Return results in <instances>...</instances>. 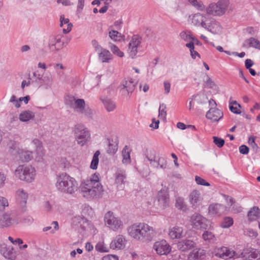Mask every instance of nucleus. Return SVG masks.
Listing matches in <instances>:
<instances>
[{
  "label": "nucleus",
  "instance_id": "a18cd8bd",
  "mask_svg": "<svg viewBox=\"0 0 260 260\" xmlns=\"http://www.w3.org/2000/svg\"><path fill=\"white\" fill-rule=\"evenodd\" d=\"M109 37L114 41H119L123 36L118 31L112 30L109 32Z\"/></svg>",
  "mask_w": 260,
  "mask_h": 260
},
{
  "label": "nucleus",
  "instance_id": "423d86ee",
  "mask_svg": "<svg viewBox=\"0 0 260 260\" xmlns=\"http://www.w3.org/2000/svg\"><path fill=\"white\" fill-rule=\"evenodd\" d=\"M105 225L113 232H118L123 229L124 224L121 219L114 212L109 211L104 217Z\"/></svg>",
  "mask_w": 260,
  "mask_h": 260
},
{
  "label": "nucleus",
  "instance_id": "473e14b6",
  "mask_svg": "<svg viewBox=\"0 0 260 260\" xmlns=\"http://www.w3.org/2000/svg\"><path fill=\"white\" fill-rule=\"evenodd\" d=\"M18 155L20 160L22 162H27L32 158L31 152L22 149L18 150Z\"/></svg>",
  "mask_w": 260,
  "mask_h": 260
},
{
  "label": "nucleus",
  "instance_id": "c756f323",
  "mask_svg": "<svg viewBox=\"0 0 260 260\" xmlns=\"http://www.w3.org/2000/svg\"><path fill=\"white\" fill-rule=\"evenodd\" d=\"M241 255L245 260H260V254L256 250L249 251L248 250H244L241 253Z\"/></svg>",
  "mask_w": 260,
  "mask_h": 260
},
{
  "label": "nucleus",
  "instance_id": "2f4dec72",
  "mask_svg": "<svg viewBox=\"0 0 260 260\" xmlns=\"http://www.w3.org/2000/svg\"><path fill=\"white\" fill-rule=\"evenodd\" d=\"M243 46L245 48L253 47L260 49V42L253 38H250L244 41Z\"/></svg>",
  "mask_w": 260,
  "mask_h": 260
},
{
  "label": "nucleus",
  "instance_id": "4be33fe9",
  "mask_svg": "<svg viewBox=\"0 0 260 260\" xmlns=\"http://www.w3.org/2000/svg\"><path fill=\"white\" fill-rule=\"evenodd\" d=\"M225 210V207L218 203L212 204L208 207V213L211 216H219L224 213Z\"/></svg>",
  "mask_w": 260,
  "mask_h": 260
},
{
  "label": "nucleus",
  "instance_id": "f257e3e1",
  "mask_svg": "<svg viewBox=\"0 0 260 260\" xmlns=\"http://www.w3.org/2000/svg\"><path fill=\"white\" fill-rule=\"evenodd\" d=\"M128 236L136 241L149 243L158 235L157 229L145 222L135 223L127 229Z\"/></svg>",
  "mask_w": 260,
  "mask_h": 260
},
{
  "label": "nucleus",
  "instance_id": "a19ab883",
  "mask_svg": "<svg viewBox=\"0 0 260 260\" xmlns=\"http://www.w3.org/2000/svg\"><path fill=\"white\" fill-rule=\"evenodd\" d=\"M109 49L116 56L122 58L124 56V53L121 51L120 49L115 44L109 43Z\"/></svg>",
  "mask_w": 260,
  "mask_h": 260
},
{
  "label": "nucleus",
  "instance_id": "6ab92c4d",
  "mask_svg": "<svg viewBox=\"0 0 260 260\" xmlns=\"http://www.w3.org/2000/svg\"><path fill=\"white\" fill-rule=\"evenodd\" d=\"M0 252L6 258L14 260L16 257V253L12 245L3 243L0 245Z\"/></svg>",
  "mask_w": 260,
  "mask_h": 260
},
{
  "label": "nucleus",
  "instance_id": "13d9d810",
  "mask_svg": "<svg viewBox=\"0 0 260 260\" xmlns=\"http://www.w3.org/2000/svg\"><path fill=\"white\" fill-rule=\"evenodd\" d=\"M180 38L185 41H189L191 40L192 36L189 34H187L185 31H182L180 34Z\"/></svg>",
  "mask_w": 260,
  "mask_h": 260
},
{
  "label": "nucleus",
  "instance_id": "ddd939ff",
  "mask_svg": "<svg viewBox=\"0 0 260 260\" xmlns=\"http://www.w3.org/2000/svg\"><path fill=\"white\" fill-rule=\"evenodd\" d=\"M142 43V38L138 35H134L131 39L128 47V53L132 58H134L138 53V48Z\"/></svg>",
  "mask_w": 260,
  "mask_h": 260
},
{
  "label": "nucleus",
  "instance_id": "412c9836",
  "mask_svg": "<svg viewBox=\"0 0 260 260\" xmlns=\"http://www.w3.org/2000/svg\"><path fill=\"white\" fill-rule=\"evenodd\" d=\"M15 196L20 205L25 207L29 197L27 191L22 188H19L16 191Z\"/></svg>",
  "mask_w": 260,
  "mask_h": 260
},
{
  "label": "nucleus",
  "instance_id": "e2e57ef3",
  "mask_svg": "<svg viewBox=\"0 0 260 260\" xmlns=\"http://www.w3.org/2000/svg\"><path fill=\"white\" fill-rule=\"evenodd\" d=\"M92 45L96 53L99 52L100 50H101V49L103 48L101 47V45H99L98 41L95 40L92 41Z\"/></svg>",
  "mask_w": 260,
  "mask_h": 260
},
{
  "label": "nucleus",
  "instance_id": "c85d7f7f",
  "mask_svg": "<svg viewBox=\"0 0 260 260\" xmlns=\"http://www.w3.org/2000/svg\"><path fill=\"white\" fill-rule=\"evenodd\" d=\"M60 26L62 27L63 33L67 34L71 30L73 24L70 22L68 18H65L63 15H61L60 17Z\"/></svg>",
  "mask_w": 260,
  "mask_h": 260
},
{
  "label": "nucleus",
  "instance_id": "4468645a",
  "mask_svg": "<svg viewBox=\"0 0 260 260\" xmlns=\"http://www.w3.org/2000/svg\"><path fill=\"white\" fill-rule=\"evenodd\" d=\"M157 205L160 209L164 210L169 205L170 199L167 189L162 188L157 194Z\"/></svg>",
  "mask_w": 260,
  "mask_h": 260
},
{
  "label": "nucleus",
  "instance_id": "7ed1b4c3",
  "mask_svg": "<svg viewBox=\"0 0 260 260\" xmlns=\"http://www.w3.org/2000/svg\"><path fill=\"white\" fill-rule=\"evenodd\" d=\"M66 101V104L81 117L88 120L92 118L94 111L86 104L84 100L76 98L73 95H68Z\"/></svg>",
  "mask_w": 260,
  "mask_h": 260
},
{
  "label": "nucleus",
  "instance_id": "bb28decb",
  "mask_svg": "<svg viewBox=\"0 0 260 260\" xmlns=\"http://www.w3.org/2000/svg\"><path fill=\"white\" fill-rule=\"evenodd\" d=\"M99 60L102 62H110L113 59V55L110 52L104 48H103L99 52H97Z\"/></svg>",
  "mask_w": 260,
  "mask_h": 260
},
{
  "label": "nucleus",
  "instance_id": "79ce46f5",
  "mask_svg": "<svg viewBox=\"0 0 260 260\" xmlns=\"http://www.w3.org/2000/svg\"><path fill=\"white\" fill-rule=\"evenodd\" d=\"M100 154V152L99 150H97L94 153L92 161L90 164V168L93 170H96L98 168V165L99 164V156Z\"/></svg>",
  "mask_w": 260,
  "mask_h": 260
},
{
  "label": "nucleus",
  "instance_id": "ea45409f",
  "mask_svg": "<svg viewBox=\"0 0 260 260\" xmlns=\"http://www.w3.org/2000/svg\"><path fill=\"white\" fill-rule=\"evenodd\" d=\"M122 162L128 164L131 162L130 152L127 146H125L122 151Z\"/></svg>",
  "mask_w": 260,
  "mask_h": 260
},
{
  "label": "nucleus",
  "instance_id": "9d476101",
  "mask_svg": "<svg viewBox=\"0 0 260 260\" xmlns=\"http://www.w3.org/2000/svg\"><path fill=\"white\" fill-rule=\"evenodd\" d=\"M210 109L207 111L206 117L212 122H217L223 117V113L217 108L216 102L211 99L208 101Z\"/></svg>",
  "mask_w": 260,
  "mask_h": 260
},
{
  "label": "nucleus",
  "instance_id": "3c124183",
  "mask_svg": "<svg viewBox=\"0 0 260 260\" xmlns=\"http://www.w3.org/2000/svg\"><path fill=\"white\" fill-rule=\"evenodd\" d=\"M8 206V200L5 197L0 196V211L5 210Z\"/></svg>",
  "mask_w": 260,
  "mask_h": 260
},
{
  "label": "nucleus",
  "instance_id": "1a4fd4ad",
  "mask_svg": "<svg viewBox=\"0 0 260 260\" xmlns=\"http://www.w3.org/2000/svg\"><path fill=\"white\" fill-rule=\"evenodd\" d=\"M74 132L77 143L81 146L84 145L90 139V133L83 125H76Z\"/></svg>",
  "mask_w": 260,
  "mask_h": 260
},
{
  "label": "nucleus",
  "instance_id": "f3484780",
  "mask_svg": "<svg viewBox=\"0 0 260 260\" xmlns=\"http://www.w3.org/2000/svg\"><path fill=\"white\" fill-rule=\"evenodd\" d=\"M126 243V240L125 237L122 235H117L111 241L110 247L113 250L123 249Z\"/></svg>",
  "mask_w": 260,
  "mask_h": 260
},
{
  "label": "nucleus",
  "instance_id": "72a5a7b5",
  "mask_svg": "<svg viewBox=\"0 0 260 260\" xmlns=\"http://www.w3.org/2000/svg\"><path fill=\"white\" fill-rule=\"evenodd\" d=\"M108 146L107 148V152L109 154H114L118 149V143L112 139H107Z\"/></svg>",
  "mask_w": 260,
  "mask_h": 260
},
{
  "label": "nucleus",
  "instance_id": "69168bd1",
  "mask_svg": "<svg viewBox=\"0 0 260 260\" xmlns=\"http://www.w3.org/2000/svg\"><path fill=\"white\" fill-rule=\"evenodd\" d=\"M6 180V176L4 173L0 172V187L4 186Z\"/></svg>",
  "mask_w": 260,
  "mask_h": 260
},
{
  "label": "nucleus",
  "instance_id": "7c9ffc66",
  "mask_svg": "<svg viewBox=\"0 0 260 260\" xmlns=\"http://www.w3.org/2000/svg\"><path fill=\"white\" fill-rule=\"evenodd\" d=\"M35 113L30 110H24L22 111L19 115L20 121L24 122H27L32 120L35 117Z\"/></svg>",
  "mask_w": 260,
  "mask_h": 260
},
{
  "label": "nucleus",
  "instance_id": "0e129e2a",
  "mask_svg": "<svg viewBox=\"0 0 260 260\" xmlns=\"http://www.w3.org/2000/svg\"><path fill=\"white\" fill-rule=\"evenodd\" d=\"M249 148L245 145H242L239 147V151L242 154H248L249 152Z\"/></svg>",
  "mask_w": 260,
  "mask_h": 260
},
{
  "label": "nucleus",
  "instance_id": "393cba45",
  "mask_svg": "<svg viewBox=\"0 0 260 260\" xmlns=\"http://www.w3.org/2000/svg\"><path fill=\"white\" fill-rule=\"evenodd\" d=\"M14 222L12 214L6 212L0 216V226L6 228L11 226Z\"/></svg>",
  "mask_w": 260,
  "mask_h": 260
},
{
  "label": "nucleus",
  "instance_id": "c9c22d12",
  "mask_svg": "<svg viewBox=\"0 0 260 260\" xmlns=\"http://www.w3.org/2000/svg\"><path fill=\"white\" fill-rule=\"evenodd\" d=\"M101 100L107 111L111 112L116 108L115 102L108 98H105Z\"/></svg>",
  "mask_w": 260,
  "mask_h": 260
},
{
  "label": "nucleus",
  "instance_id": "4c0bfd02",
  "mask_svg": "<svg viewBox=\"0 0 260 260\" xmlns=\"http://www.w3.org/2000/svg\"><path fill=\"white\" fill-rule=\"evenodd\" d=\"M157 153L154 150L150 149L147 151L146 157L149 161L151 166L153 165L154 162H155V160L157 158Z\"/></svg>",
  "mask_w": 260,
  "mask_h": 260
},
{
  "label": "nucleus",
  "instance_id": "2eb2a0df",
  "mask_svg": "<svg viewBox=\"0 0 260 260\" xmlns=\"http://www.w3.org/2000/svg\"><path fill=\"white\" fill-rule=\"evenodd\" d=\"M153 249L160 255H167L171 250V247L166 240H162L154 243Z\"/></svg>",
  "mask_w": 260,
  "mask_h": 260
},
{
  "label": "nucleus",
  "instance_id": "58836bf2",
  "mask_svg": "<svg viewBox=\"0 0 260 260\" xmlns=\"http://www.w3.org/2000/svg\"><path fill=\"white\" fill-rule=\"evenodd\" d=\"M175 206L178 209L184 212L187 210V206L185 203L183 198L181 197L176 198Z\"/></svg>",
  "mask_w": 260,
  "mask_h": 260
},
{
  "label": "nucleus",
  "instance_id": "9b49d317",
  "mask_svg": "<svg viewBox=\"0 0 260 260\" xmlns=\"http://www.w3.org/2000/svg\"><path fill=\"white\" fill-rule=\"evenodd\" d=\"M204 29L214 35L221 34L223 30L220 23L211 17H209Z\"/></svg>",
  "mask_w": 260,
  "mask_h": 260
},
{
  "label": "nucleus",
  "instance_id": "774afa93",
  "mask_svg": "<svg viewBox=\"0 0 260 260\" xmlns=\"http://www.w3.org/2000/svg\"><path fill=\"white\" fill-rule=\"evenodd\" d=\"M57 3L58 4L61 3L62 5L65 6H71L72 5V3L70 0H57Z\"/></svg>",
  "mask_w": 260,
  "mask_h": 260
},
{
  "label": "nucleus",
  "instance_id": "e433bc0d",
  "mask_svg": "<svg viewBox=\"0 0 260 260\" xmlns=\"http://www.w3.org/2000/svg\"><path fill=\"white\" fill-rule=\"evenodd\" d=\"M167 165V162L165 158L161 156H158L157 158L155 160V162H154L152 166L156 168H160L162 169H164L166 168Z\"/></svg>",
  "mask_w": 260,
  "mask_h": 260
},
{
  "label": "nucleus",
  "instance_id": "0eeeda50",
  "mask_svg": "<svg viewBox=\"0 0 260 260\" xmlns=\"http://www.w3.org/2000/svg\"><path fill=\"white\" fill-rule=\"evenodd\" d=\"M229 4L228 0H220L216 3H211L206 8L207 14L213 16H222L228 10Z\"/></svg>",
  "mask_w": 260,
  "mask_h": 260
},
{
  "label": "nucleus",
  "instance_id": "37998d69",
  "mask_svg": "<svg viewBox=\"0 0 260 260\" xmlns=\"http://www.w3.org/2000/svg\"><path fill=\"white\" fill-rule=\"evenodd\" d=\"M234 223V220L231 217H224L220 223V226L223 229L231 227Z\"/></svg>",
  "mask_w": 260,
  "mask_h": 260
},
{
  "label": "nucleus",
  "instance_id": "f8f14e48",
  "mask_svg": "<svg viewBox=\"0 0 260 260\" xmlns=\"http://www.w3.org/2000/svg\"><path fill=\"white\" fill-rule=\"evenodd\" d=\"M136 82L132 79L123 80L119 86L121 94L125 98H128L135 89Z\"/></svg>",
  "mask_w": 260,
  "mask_h": 260
},
{
  "label": "nucleus",
  "instance_id": "c03bdc74",
  "mask_svg": "<svg viewBox=\"0 0 260 260\" xmlns=\"http://www.w3.org/2000/svg\"><path fill=\"white\" fill-rule=\"evenodd\" d=\"M202 237L204 240L206 241L210 242L216 240L214 234L209 231L204 232L202 234Z\"/></svg>",
  "mask_w": 260,
  "mask_h": 260
},
{
  "label": "nucleus",
  "instance_id": "8fccbe9b",
  "mask_svg": "<svg viewBox=\"0 0 260 260\" xmlns=\"http://www.w3.org/2000/svg\"><path fill=\"white\" fill-rule=\"evenodd\" d=\"M205 253V251L201 249H194L190 253V256L193 255V258L194 259L198 258L199 257L204 255Z\"/></svg>",
  "mask_w": 260,
  "mask_h": 260
},
{
  "label": "nucleus",
  "instance_id": "4d7b16f0",
  "mask_svg": "<svg viewBox=\"0 0 260 260\" xmlns=\"http://www.w3.org/2000/svg\"><path fill=\"white\" fill-rule=\"evenodd\" d=\"M195 180L196 183L199 185L207 186L210 185V184L208 182H207L205 179H203L202 178L199 176H196L195 177Z\"/></svg>",
  "mask_w": 260,
  "mask_h": 260
},
{
  "label": "nucleus",
  "instance_id": "49530a36",
  "mask_svg": "<svg viewBox=\"0 0 260 260\" xmlns=\"http://www.w3.org/2000/svg\"><path fill=\"white\" fill-rule=\"evenodd\" d=\"M158 113V117L161 120H164L166 119V106L165 104L162 103L160 105Z\"/></svg>",
  "mask_w": 260,
  "mask_h": 260
},
{
  "label": "nucleus",
  "instance_id": "39448f33",
  "mask_svg": "<svg viewBox=\"0 0 260 260\" xmlns=\"http://www.w3.org/2000/svg\"><path fill=\"white\" fill-rule=\"evenodd\" d=\"M15 177L20 181L27 183L34 181L36 176V171L34 167L29 165L18 166L14 172Z\"/></svg>",
  "mask_w": 260,
  "mask_h": 260
},
{
  "label": "nucleus",
  "instance_id": "a211bd4d",
  "mask_svg": "<svg viewBox=\"0 0 260 260\" xmlns=\"http://www.w3.org/2000/svg\"><path fill=\"white\" fill-rule=\"evenodd\" d=\"M214 253L216 256L225 259L232 258L235 255L233 250L225 246L215 248Z\"/></svg>",
  "mask_w": 260,
  "mask_h": 260
},
{
  "label": "nucleus",
  "instance_id": "20e7f679",
  "mask_svg": "<svg viewBox=\"0 0 260 260\" xmlns=\"http://www.w3.org/2000/svg\"><path fill=\"white\" fill-rule=\"evenodd\" d=\"M55 186L59 192L63 193L72 194L77 190L76 180L64 173L57 176Z\"/></svg>",
  "mask_w": 260,
  "mask_h": 260
},
{
  "label": "nucleus",
  "instance_id": "338daca9",
  "mask_svg": "<svg viewBox=\"0 0 260 260\" xmlns=\"http://www.w3.org/2000/svg\"><path fill=\"white\" fill-rule=\"evenodd\" d=\"M103 260H118V257L115 255H108L103 257Z\"/></svg>",
  "mask_w": 260,
  "mask_h": 260
},
{
  "label": "nucleus",
  "instance_id": "cd10ccee",
  "mask_svg": "<svg viewBox=\"0 0 260 260\" xmlns=\"http://www.w3.org/2000/svg\"><path fill=\"white\" fill-rule=\"evenodd\" d=\"M114 177L115 183L117 184V186L124 184L126 178L125 171L120 169H117L114 174Z\"/></svg>",
  "mask_w": 260,
  "mask_h": 260
},
{
  "label": "nucleus",
  "instance_id": "09e8293b",
  "mask_svg": "<svg viewBox=\"0 0 260 260\" xmlns=\"http://www.w3.org/2000/svg\"><path fill=\"white\" fill-rule=\"evenodd\" d=\"M52 227H53V229L51 230V233H54L59 229L58 222L57 221H53L51 224V226H48L44 228L43 231L44 232H47L51 230L52 228Z\"/></svg>",
  "mask_w": 260,
  "mask_h": 260
},
{
  "label": "nucleus",
  "instance_id": "052dcab7",
  "mask_svg": "<svg viewBox=\"0 0 260 260\" xmlns=\"http://www.w3.org/2000/svg\"><path fill=\"white\" fill-rule=\"evenodd\" d=\"M43 83L48 87H50L52 84V79L51 76H44L42 79Z\"/></svg>",
  "mask_w": 260,
  "mask_h": 260
},
{
  "label": "nucleus",
  "instance_id": "dca6fc26",
  "mask_svg": "<svg viewBox=\"0 0 260 260\" xmlns=\"http://www.w3.org/2000/svg\"><path fill=\"white\" fill-rule=\"evenodd\" d=\"M63 42L61 41V36L59 35H51L49 37L48 46L52 52L59 50L62 47Z\"/></svg>",
  "mask_w": 260,
  "mask_h": 260
},
{
  "label": "nucleus",
  "instance_id": "aec40b11",
  "mask_svg": "<svg viewBox=\"0 0 260 260\" xmlns=\"http://www.w3.org/2000/svg\"><path fill=\"white\" fill-rule=\"evenodd\" d=\"M209 18L207 14L196 13L192 16V23L197 26L205 27L206 23Z\"/></svg>",
  "mask_w": 260,
  "mask_h": 260
},
{
  "label": "nucleus",
  "instance_id": "864d4df0",
  "mask_svg": "<svg viewBox=\"0 0 260 260\" xmlns=\"http://www.w3.org/2000/svg\"><path fill=\"white\" fill-rule=\"evenodd\" d=\"M205 86L208 88L211 89H214L217 87V85L215 82L208 75H207V80L205 83Z\"/></svg>",
  "mask_w": 260,
  "mask_h": 260
},
{
  "label": "nucleus",
  "instance_id": "a878e982",
  "mask_svg": "<svg viewBox=\"0 0 260 260\" xmlns=\"http://www.w3.org/2000/svg\"><path fill=\"white\" fill-rule=\"evenodd\" d=\"M202 200L201 193L198 190H193L189 196V202L193 207L196 208Z\"/></svg>",
  "mask_w": 260,
  "mask_h": 260
},
{
  "label": "nucleus",
  "instance_id": "5fc2aeb1",
  "mask_svg": "<svg viewBox=\"0 0 260 260\" xmlns=\"http://www.w3.org/2000/svg\"><path fill=\"white\" fill-rule=\"evenodd\" d=\"M95 249L101 252H108L107 248L105 246L104 244L102 242H99L95 246Z\"/></svg>",
  "mask_w": 260,
  "mask_h": 260
},
{
  "label": "nucleus",
  "instance_id": "680f3d73",
  "mask_svg": "<svg viewBox=\"0 0 260 260\" xmlns=\"http://www.w3.org/2000/svg\"><path fill=\"white\" fill-rule=\"evenodd\" d=\"M139 171L142 175L145 177L148 176L150 173V169L147 166L144 168L143 169L140 168Z\"/></svg>",
  "mask_w": 260,
  "mask_h": 260
},
{
  "label": "nucleus",
  "instance_id": "f704fd0d",
  "mask_svg": "<svg viewBox=\"0 0 260 260\" xmlns=\"http://www.w3.org/2000/svg\"><path fill=\"white\" fill-rule=\"evenodd\" d=\"M247 216L250 220H255L260 217V210L258 207H254L248 212Z\"/></svg>",
  "mask_w": 260,
  "mask_h": 260
},
{
  "label": "nucleus",
  "instance_id": "de8ad7c7",
  "mask_svg": "<svg viewBox=\"0 0 260 260\" xmlns=\"http://www.w3.org/2000/svg\"><path fill=\"white\" fill-rule=\"evenodd\" d=\"M207 99V97L204 94H198L192 96V100H194L199 104L205 103Z\"/></svg>",
  "mask_w": 260,
  "mask_h": 260
},
{
  "label": "nucleus",
  "instance_id": "b1692460",
  "mask_svg": "<svg viewBox=\"0 0 260 260\" xmlns=\"http://www.w3.org/2000/svg\"><path fill=\"white\" fill-rule=\"evenodd\" d=\"M169 236L173 240L179 239L184 236V229L182 226L175 225L169 230Z\"/></svg>",
  "mask_w": 260,
  "mask_h": 260
},
{
  "label": "nucleus",
  "instance_id": "5701e85b",
  "mask_svg": "<svg viewBox=\"0 0 260 260\" xmlns=\"http://www.w3.org/2000/svg\"><path fill=\"white\" fill-rule=\"evenodd\" d=\"M196 245V243L193 240L187 239L180 240L177 244L178 249L183 252L188 251Z\"/></svg>",
  "mask_w": 260,
  "mask_h": 260
},
{
  "label": "nucleus",
  "instance_id": "bf43d9fd",
  "mask_svg": "<svg viewBox=\"0 0 260 260\" xmlns=\"http://www.w3.org/2000/svg\"><path fill=\"white\" fill-rule=\"evenodd\" d=\"M248 144L252 148L253 150H257L258 148L257 145L255 143L254 138L250 137L248 140Z\"/></svg>",
  "mask_w": 260,
  "mask_h": 260
},
{
  "label": "nucleus",
  "instance_id": "6e6d98bb",
  "mask_svg": "<svg viewBox=\"0 0 260 260\" xmlns=\"http://www.w3.org/2000/svg\"><path fill=\"white\" fill-rule=\"evenodd\" d=\"M32 144L36 147V151L38 152L42 151V145L41 141L35 139L32 141Z\"/></svg>",
  "mask_w": 260,
  "mask_h": 260
},
{
  "label": "nucleus",
  "instance_id": "603ef678",
  "mask_svg": "<svg viewBox=\"0 0 260 260\" xmlns=\"http://www.w3.org/2000/svg\"><path fill=\"white\" fill-rule=\"evenodd\" d=\"M214 143L219 148L222 147L225 143V141L223 139L214 136L213 137Z\"/></svg>",
  "mask_w": 260,
  "mask_h": 260
},
{
  "label": "nucleus",
  "instance_id": "6e6552de",
  "mask_svg": "<svg viewBox=\"0 0 260 260\" xmlns=\"http://www.w3.org/2000/svg\"><path fill=\"white\" fill-rule=\"evenodd\" d=\"M209 221L203 215L195 213L189 219V223L192 229L196 230H204L208 228Z\"/></svg>",
  "mask_w": 260,
  "mask_h": 260
},
{
  "label": "nucleus",
  "instance_id": "f03ea898",
  "mask_svg": "<svg viewBox=\"0 0 260 260\" xmlns=\"http://www.w3.org/2000/svg\"><path fill=\"white\" fill-rule=\"evenodd\" d=\"M79 189L81 194L86 199H92L99 196L103 191L100 174L95 173L89 177L83 179Z\"/></svg>",
  "mask_w": 260,
  "mask_h": 260
}]
</instances>
